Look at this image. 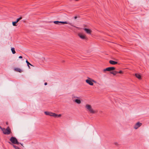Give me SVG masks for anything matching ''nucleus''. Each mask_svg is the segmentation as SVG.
Instances as JSON below:
<instances>
[{
  "mask_svg": "<svg viewBox=\"0 0 149 149\" xmlns=\"http://www.w3.org/2000/svg\"><path fill=\"white\" fill-rule=\"evenodd\" d=\"M10 140L13 144H19L20 143L16 138L13 136H12L10 139Z\"/></svg>",
  "mask_w": 149,
  "mask_h": 149,
  "instance_id": "obj_2",
  "label": "nucleus"
},
{
  "mask_svg": "<svg viewBox=\"0 0 149 149\" xmlns=\"http://www.w3.org/2000/svg\"><path fill=\"white\" fill-rule=\"evenodd\" d=\"M11 50L12 52V53L13 54H15V48H14L13 47V48H11Z\"/></svg>",
  "mask_w": 149,
  "mask_h": 149,
  "instance_id": "obj_17",
  "label": "nucleus"
},
{
  "mask_svg": "<svg viewBox=\"0 0 149 149\" xmlns=\"http://www.w3.org/2000/svg\"><path fill=\"white\" fill-rule=\"evenodd\" d=\"M109 63L112 65H115L118 63L117 62L112 60H110L109 61Z\"/></svg>",
  "mask_w": 149,
  "mask_h": 149,
  "instance_id": "obj_12",
  "label": "nucleus"
},
{
  "mask_svg": "<svg viewBox=\"0 0 149 149\" xmlns=\"http://www.w3.org/2000/svg\"><path fill=\"white\" fill-rule=\"evenodd\" d=\"M6 123V124H7V125L8 124V123Z\"/></svg>",
  "mask_w": 149,
  "mask_h": 149,
  "instance_id": "obj_28",
  "label": "nucleus"
},
{
  "mask_svg": "<svg viewBox=\"0 0 149 149\" xmlns=\"http://www.w3.org/2000/svg\"><path fill=\"white\" fill-rule=\"evenodd\" d=\"M17 23V22H16V21L13 22H12L13 25V26H16L17 25L16 24Z\"/></svg>",
  "mask_w": 149,
  "mask_h": 149,
  "instance_id": "obj_20",
  "label": "nucleus"
},
{
  "mask_svg": "<svg viewBox=\"0 0 149 149\" xmlns=\"http://www.w3.org/2000/svg\"><path fill=\"white\" fill-rule=\"evenodd\" d=\"M54 24H59L60 21H55L54 22Z\"/></svg>",
  "mask_w": 149,
  "mask_h": 149,
  "instance_id": "obj_18",
  "label": "nucleus"
},
{
  "mask_svg": "<svg viewBox=\"0 0 149 149\" xmlns=\"http://www.w3.org/2000/svg\"><path fill=\"white\" fill-rule=\"evenodd\" d=\"M110 73L113 74L114 75H116L118 73V71H114L113 72H111Z\"/></svg>",
  "mask_w": 149,
  "mask_h": 149,
  "instance_id": "obj_16",
  "label": "nucleus"
},
{
  "mask_svg": "<svg viewBox=\"0 0 149 149\" xmlns=\"http://www.w3.org/2000/svg\"><path fill=\"white\" fill-rule=\"evenodd\" d=\"M51 113H52V112H50L45 111V113L46 115H49V116H51Z\"/></svg>",
  "mask_w": 149,
  "mask_h": 149,
  "instance_id": "obj_13",
  "label": "nucleus"
},
{
  "mask_svg": "<svg viewBox=\"0 0 149 149\" xmlns=\"http://www.w3.org/2000/svg\"><path fill=\"white\" fill-rule=\"evenodd\" d=\"M77 18V16H75L74 17L75 19H76Z\"/></svg>",
  "mask_w": 149,
  "mask_h": 149,
  "instance_id": "obj_24",
  "label": "nucleus"
},
{
  "mask_svg": "<svg viewBox=\"0 0 149 149\" xmlns=\"http://www.w3.org/2000/svg\"><path fill=\"white\" fill-rule=\"evenodd\" d=\"M86 81L87 84L91 86H92L93 84V82H96L95 81L92 80L90 78H89L88 79H86Z\"/></svg>",
  "mask_w": 149,
  "mask_h": 149,
  "instance_id": "obj_4",
  "label": "nucleus"
},
{
  "mask_svg": "<svg viewBox=\"0 0 149 149\" xmlns=\"http://www.w3.org/2000/svg\"><path fill=\"white\" fill-rule=\"evenodd\" d=\"M142 125V124L141 123L138 122L134 126V128L135 129H137L140 127Z\"/></svg>",
  "mask_w": 149,
  "mask_h": 149,
  "instance_id": "obj_7",
  "label": "nucleus"
},
{
  "mask_svg": "<svg viewBox=\"0 0 149 149\" xmlns=\"http://www.w3.org/2000/svg\"><path fill=\"white\" fill-rule=\"evenodd\" d=\"M0 128L1 130H2V129H5L4 128H2L1 126H0Z\"/></svg>",
  "mask_w": 149,
  "mask_h": 149,
  "instance_id": "obj_27",
  "label": "nucleus"
},
{
  "mask_svg": "<svg viewBox=\"0 0 149 149\" xmlns=\"http://www.w3.org/2000/svg\"><path fill=\"white\" fill-rule=\"evenodd\" d=\"M60 23H62L63 24H69L70 25L72 26V24L69 22H68L65 21V22H62V21H60Z\"/></svg>",
  "mask_w": 149,
  "mask_h": 149,
  "instance_id": "obj_11",
  "label": "nucleus"
},
{
  "mask_svg": "<svg viewBox=\"0 0 149 149\" xmlns=\"http://www.w3.org/2000/svg\"><path fill=\"white\" fill-rule=\"evenodd\" d=\"M44 85H47V82L45 83L44 84Z\"/></svg>",
  "mask_w": 149,
  "mask_h": 149,
  "instance_id": "obj_26",
  "label": "nucleus"
},
{
  "mask_svg": "<svg viewBox=\"0 0 149 149\" xmlns=\"http://www.w3.org/2000/svg\"><path fill=\"white\" fill-rule=\"evenodd\" d=\"M115 69V68L114 67H109L104 69L103 70V71L104 72H105L106 71H110L114 70Z\"/></svg>",
  "mask_w": 149,
  "mask_h": 149,
  "instance_id": "obj_5",
  "label": "nucleus"
},
{
  "mask_svg": "<svg viewBox=\"0 0 149 149\" xmlns=\"http://www.w3.org/2000/svg\"><path fill=\"white\" fill-rule=\"evenodd\" d=\"M84 30L87 33L90 35L91 34L92 31L91 29L86 28H84Z\"/></svg>",
  "mask_w": 149,
  "mask_h": 149,
  "instance_id": "obj_8",
  "label": "nucleus"
},
{
  "mask_svg": "<svg viewBox=\"0 0 149 149\" xmlns=\"http://www.w3.org/2000/svg\"><path fill=\"white\" fill-rule=\"evenodd\" d=\"M19 58H22V57L21 56H19Z\"/></svg>",
  "mask_w": 149,
  "mask_h": 149,
  "instance_id": "obj_23",
  "label": "nucleus"
},
{
  "mask_svg": "<svg viewBox=\"0 0 149 149\" xmlns=\"http://www.w3.org/2000/svg\"><path fill=\"white\" fill-rule=\"evenodd\" d=\"M17 70L19 72H20L21 71V70L20 69L18 68Z\"/></svg>",
  "mask_w": 149,
  "mask_h": 149,
  "instance_id": "obj_22",
  "label": "nucleus"
},
{
  "mask_svg": "<svg viewBox=\"0 0 149 149\" xmlns=\"http://www.w3.org/2000/svg\"><path fill=\"white\" fill-rule=\"evenodd\" d=\"M135 76L138 79H141V76L139 74H136Z\"/></svg>",
  "mask_w": 149,
  "mask_h": 149,
  "instance_id": "obj_14",
  "label": "nucleus"
},
{
  "mask_svg": "<svg viewBox=\"0 0 149 149\" xmlns=\"http://www.w3.org/2000/svg\"><path fill=\"white\" fill-rule=\"evenodd\" d=\"M78 36L82 39H86V37L85 36L81 33L79 34Z\"/></svg>",
  "mask_w": 149,
  "mask_h": 149,
  "instance_id": "obj_10",
  "label": "nucleus"
},
{
  "mask_svg": "<svg viewBox=\"0 0 149 149\" xmlns=\"http://www.w3.org/2000/svg\"><path fill=\"white\" fill-rule=\"evenodd\" d=\"M51 116H53L55 118H56L57 117H61V114L58 115L52 112Z\"/></svg>",
  "mask_w": 149,
  "mask_h": 149,
  "instance_id": "obj_9",
  "label": "nucleus"
},
{
  "mask_svg": "<svg viewBox=\"0 0 149 149\" xmlns=\"http://www.w3.org/2000/svg\"><path fill=\"white\" fill-rule=\"evenodd\" d=\"M85 108L88 111H89L91 113H94L96 112V111L94 110L92 108L91 106L89 104H86Z\"/></svg>",
  "mask_w": 149,
  "mask_h": 149,
  "instance_id": "obj_1",
  "label": "nucleus"
},
{
  "mask_svg": "<svg viewBox=\"0 0 149 149\" xmlns=\"http://www.w3.org/2000/svg\"><path fill=\"white\" fill-rule=\"evenodd\" d=\"M9 143H10V142H9Z\"/></svg>",
  "mask_w": 149,
  "mask_h": 149,
  "instance_id": "obj_29",
  "label": "nucleus"
},
{
  "mask_svg": "<svg viewBox=\"0 0 149 149\" xmlns=\"http://www.w3.org/2000/svg\"><path fill=\"white\" fill-rule=\"evenodd\" d=\"M19 144H20L22 146L24 147L23 146V143H20Z\"/></svg>",
  "mask_w": 149,
  "mask_h": 149,
  "instance_id": "obj_25",
  "label": "nucleus"
},
{
  "mask_svg": "<svg viewBox=\"0 0 149 149\" xmlns=\"http://www.w3.org/2000/svg\"><path fill=\"white\" fill-rule=\"evenodd\" d=\"M26 63H27V65H28V67H29V68H30V66H29V65H31V66H32V65L31 64H30V63H29V62L28 61H27V60H26Z\"/></svg>",
  "mask_w": 149,
  "mask_h": 149,
  "instance_id": "obj_15",
  "label": "nucleus"
},
{
  "mask_svg": "<svg viewBox=\"0 0 149 149\" xmlns=\"http://www.w3.org/2000/svg\"><path fill=\"white\" fill-rule=\"evenodd\" d=\"M119 73L120 74L123 73V72L121 70H120L119 72H118V73Z\"/></svg>",
  "mask_w": 149,
  "mask_h": 149,
  "instance_id": "obj_21",
  "label": "nucleus"
},
{
  "mask_svg": "<svg viewBox=\"0 0 149 149\" xmlns=\"http://www.w3.org/2000/svg\"><path fill=\"white\" fill-rule=\"evenodd\" d=\"M2 131L4 134L7 135L9 134L11 132L10 129L8 127L6 129H3Z\"/></svg>",
  "mask_w": 149,
  "mask_h": 149,
  "instance_id": "obj_3",
  "label": "nucleus"
},
{
  "mask_svg": "<svg viewBox=\"0 0 149 149\" xmlns=\"http://www.w3.org/2000/svg\"><path fill=\"white\" fill-rule=\"evenodd\" d=\"M74 98H76V99L74 100L73 101L78 104H80L81 103V101L80 100V98L79 97H75Z\"/></svg>",
  "mask_w": 149,
  "mask_h": 149,
  "instance_id": "obj_6",
  "label": "nucleus"
},
{
  "mask_svg": "<svg viewBox=\"0 0 149 149\" xmlns=\"http://www.w3.org/2000/svg\"><path fill=\"white\" fill-rule=\"evenodd\" d=\"M22 19V17H20L19 18L17 19L16 21V22L17 23Z\"/></svg>",
  "mask_w": 149,
  "mask_h": 149,
  "instance_id": "obj_19",
  "label": "nucleus"
}]
</instances>
